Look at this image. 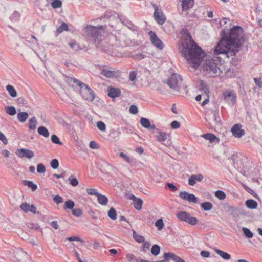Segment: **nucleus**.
Listing matches in <instances>:
<instances>
[{
  "mask_svg": "<svg viewBox=\"0 0 262 262\" xmlns=\"http://www.w3.org/2000/svg\"><path fill=\"white\" fill-rule=\"evenodd\" d=\"M20 13L17 11H15L10 17V19L12 21H17L20 17Z\"/></svg>",
  "mask_w": 262,
  "mask_h": 262,
  "instance_id": "09e8293b",
  "label": "nucleus"
},
{
  "mask_svg": "<svg viewBox=\"0 0 262 262\" xmlns=\"http://www.w3.org/2000/svg\"><path fill=\"white\" fill-rule=\"evenodd\" d=\"M214 251L224 260H229L231 258V255L228 253L217 249H214Z\"/></svg>",
  "mask_w": 262,
  "mask_h": 262,
  "instance_id": "bb28decb",
  "label": "nucleus"
},
{
  "mask_svg": "<svg viewBox=\"0 0 262 262\" xmlns=\"http://www.w3.org/2000/svg\"><path fill=\"white\" fill-rule=\"evenodd\" d=\"M46 171V167L43 164L39 163L37 166V172L39 173H43Z\"/></svg>",
  "mask_w": 262,
  "mask_h": 262,
  "instance_id": "5fc2aeb1",
  "label": "nucleus"
},
{
  "mask_svg": "<svg viewBox=\"0 0 262 262\" xmlns=\"http://www.w3.org/2000/svg\"><path fill=\"white\" fill-rule=\"evenodd\" d=\"M37 121L35 117H32L29 121V128L30 130H34L36 127Z\"/></svg>",
  "mask_w": 262,
  "mask_h": 262,
  "instance_id": "7c9ffc66",
  "label": "nucleus"
},
{
  "mask_svg": "<svg viewBox=\"0 0 262 262\" xmlns=\"http://www.w3.org/2000/svg\"><path fill=\"white\" fill-rule=\"evenodd\" d=\"M133 236L134 239L139 243L144 242V241L145 240V238L143 236L137 234L135 231H133Z\"/></svg>",
  "mask_w": 262,
  "mask_h": 262,
  "instance_id": "58836bf2",
  "label": "nucleus"
},
{
  "mask_svg": "<svg viewBox=\"0 0 262 262\" xmlns=\"http://www.w3.org/2000/svg\"><path fill=\"white\" fill-rule=\"evenodd\" d=\"M108 217L113 220H115L117 218V213L116 210L113 208L111 207L108 212Z\"/></svg>",
  "mask_w": 262,
  "mask_h": 262,
  "instance_id": "a19ab883",
  "label": "nucleus"
},
{
  "mask_svg": "<svg viewBox=\"0 0 262 262\" xmlns=\"http://www.w3.org/2000/svg\"><path fill=\"white\" fill-rule=\"evenodd\" d=\"M179 196L183 200L187 201L188 202L197 203L198 198L192 193H189L186 191H181L179 193Z\"/></svg>",
  "mask_w": 262,
  "mask_h": 262,
  "instance_id": "ddd939ff",
  "label": "nucleus"
},
{
  "mask_svg": "<svg viewBox=\"0 0 262 262\" xmlns=\"http://www.w3.org/2000/svg\"><path fill=\"white\" fill-rule=\"evenodd\" d=\"M214 194L215 196L220 200H224L226 196L225 193L222 190H217Z\"/></svg>",
  "mask_w": 262,
  "mask_h": 262,
  "instance_id": "37998d69",
  "label": "nucleus"
},
{
  "mask_svg": "<svg viewBox=\"0 0 262 262\" xmlns=\"http://www.w3.org/2000/svg\"><path fill=\"white\" fill-rule=\"evenodd\" d=\"M105 26H88L84 30L85 36L92 44L94 45L97 48L104 50L102 46V34L104 33Z\"/></svg>",
  "mask_w": 262,
  "mask_h": 262,
  "instance_id": "7ed1b4c3",
  "label": "nucleus"
},
{
  "mask_svg": "<svg viewBox=\"0 0 262 262\" xmlns=\"http://www.w3.org/2000/svg\"><path fill=\"white\" fill-rule=\"evenodd\" d=\"M80 94L82 98L89 101H93L95 97L94 91L84 83L79 86Z\"/></svg>",
  "mask_w": 262,
  "mask_h": 262,
  "instance_id": "20e7f679",
  "label": "nucleus"
},
{
  "mask_svg": "<svg viewBox=\"0 0 262 262\" xmlns=\"http://www.w3.org/2000/svg\"><path fill=\"white\" fill-rule=\"evenodd\" d=\"M182 81V78L179 74L173 73L168 79L163 80V82L167 84L170 89L177 90L179 83Z\"/></svg>",
  "mask_w": 262,
  "mask_h": 262,
  "instance_id": "0eeeda50",
  "label": "nucleus"
},
{
  "mask_svg": "<svg viewBox=\"0 0 262 262\" xmlns=\"http://www.w3.org/2000/svg\"><path fill=\"white\" fill-rule=\"evenodd\" d=\"M142 243H143V245L140 250L141 251L144 252V251H146V250H148L151 245L150 243L148 241H145V240H144V242H142Z\"/></svg>",
  "mask_w": 262,
  "mask_h": 262,
  "instance_id": "3c124183",
  "label": "nucleus"
},
{
  "mask_svg": "<svg viewBox=\"0 0 262 262\" xmlns=\"http://www.w3.org/2000/svg\"><path fill=\"white\" fill-rule=\"evenodd\" d=\"M75 206V203L73 201L71 200H68L64 203V205L63 207L64 209H71L72 210L74 208Z\"/></svg>",
  "mask_w": 262,
  "mask_h": 262,
  "instance_id": "4c0bfd02",
  "label": "nucleus"
},
{
  "mask_svg": "<svg viewBox=\"0 0 262 262\" xmlns=\"http://www.w3.org/2000/svg\"><path fill=\"white\" fill-rule=\"evenodd\" d=\"M242 231L246 237L251 238L253 236V233L247 228L243 227Z\"/></svg>",
  "mask_w": 262,
  "mask_h": 262,
  "instance_id": "79ce46f5",
  "label": "nucleus"
},
{
  "mask_svg": "<svg viewBox=\"0 0 262 262\" xmlns=\"http://www.w3.org/2000/svg\"><path fill=\"white\" fill-rule=\"evenodd\" d=\"M115 12L113 11L110 10V11H106L103 15L102 16V17L105 18H110L114 14H115Z\"/></svg>",
  "mask_w": 262,
  "mask_h": 262,
  "instance_id": "774afa93",
  "label": "nucleus"
},
{
  "mask_svg": "<svg viewBox=\"0 0 262 262\" xmlns=\"http://www.w3.org/2000/svg\"><path fill=\"white\" fill-rule=\"evenodd\" d=\"M51 141L56 144L62 145L63 143L60 141L59 137L56 135H52L51 137Z\"/></svg>",
  "mask_w": 262,
  "mask_h": 262,
  "instance_id": "49530a36",
  "label": "nucleus"
},
{
  "mask_svg": "<svg viewBox=\"0 0 262 262\" xmlns=\"http://www.w3.org/2000/svg\"><path fill=\"white\" fill-rule=\"evenodd\" d=\"M53 200L57 204L62 203L63 202V198L59 195L54 196Z\"/></svg>",
  "mask_w": 262,
  "mask_h": 262,
  "instance_id": "052dcab7",
  "label": "nucleus"
},
{
  "mask_svg": "<svg viewBox=\"0 0 262 262\" xmlns=\"http://www.w3.org/2000/svg\"><path fill=\"white\" fill-rule=\"evenodd\" d=\"M121 91L119 88L110 86L108 88V96L112 98L118 97L121 95Z\"/></svg>",
  "mask_w": 262,
  "mask_h": 262,
  "instance_id": "f3484780",
  "label": "nucleus"
},
{
  "mask_svg": "<svg viewBox=\"0 0 262 262\" xmlns=\"http://www.w3.org/2000/svg\"><path fill=\"white\" fill-rule=\"evenodd\" d=\"M97 198L98 203L101 205H105L107 204L108 199L105 195L99 193L97 196Z\"/></svg>",
  "mask_w": 262,
  "mask_h": 262,
  "instance_id": "c85d7f7f",
  "label": "nucleus"
},
{
  "mask_svg": "<svg viewBox=\"0 0 262 262\" xmlns=\"http://www.w3.org/2000/svg\"><path fill=\"white\" fill-rule=\"evenodd\" d=\"M199 90L208 95L209 93V89L207 84L203 80H200Z\"/></svg>",
  "mask_w": 262,
  "mask_h": 262,
  "instance_id": "72a5a7b5",
  "label": "nucleus"
},
{
  "mask_svg": "<svg viewBox=\"0 0 262 262\" xmlns=\"http://www.w3.org/2000/svg\"><path fill=\"white\" fill-rule=\"evenodd\" d=\"M70 47L75 51H77L79 50V46L77 44L75 40H72L69 43Z\"/></svg>",
  "mask_w": 262,
  "mask_h": 262,
  "instance_id": "680f3d73",
  "label": "nucleus"
},
{
  "mask_svg": "<svg viewBox=\"0 0 262 262\" xmlns=\"http://www.w3.org/2000/svg\"><path fill=\"white\" fill-rule=\"evenodd\" d=\"M181 53L186 59L192 63L194 68L198 67L203 61L204 52L202 48L194 41L184 42Z\"/></svg>",
  "mask_w": 262,
  "mask_h": 262,
  "instance_id": "f03ea898",
  "label": "nucleus"
},
{
  "mask_svg": "<svg viewBox=\"0 0 262 262\" xmlns=\"http://www.w3.org/2000/svg\"><path fill=\"white\" fill-rule=\"evenodd\" d=\"M72 214L76 217H80L82 214V210L80 208H73L72 210Z\"/></svg>",
  "mask_w": 262,
  "mask_h": 262,
  "instance_id": "8fccbe9b",
  "label": "nucleus"
},
{
  "mask_svg": "<svg viewBox=\"0 0 262 262\" xmlns=\"http://www.w3.org/2000/svg\"><path fill=\"white\" fill-rule=\"evenodd\" d=\"M15 154L20 158H26L31 159L34 156V153L32 150L26 148L17 149Z\"/></svg>",
  "mask_w": 262,
  "mask_h": 262,
  "instance_id": "9d476101",
  "label": "nucleus"
},
{
  "mask_svg": "<svg viewBox=\"0 0 262 262\" xmlns=\"http://www.w3.org/2000/svg\"><path fill=\"white\" fill-rule=\"evenodd\" d=\"M254 81L259 88H262V80L260 77L254 78Z\"/></svg>",
  "mask_w": 262,
  "mask_h": 262,
  "instance_id": "0e129e2a",
  "label": "nucleus"
},
{
  "mask_svg": "<svg viewBox=\"0 0 262 262\" xmlns=\"http://www.w3.org/2000/svg\"><path fill=\"white\" fill-rule=\"evenodd\" d=\"M141 125L145 128L154 130L156 126L154 124L151 125L149 120L146 118L141 117L140 120Z\"/></svg>",
  "mask_w": 262,
  "mask_h": 262,
  "instance_id": "6ab92c4d",
  "label": "nucleus"
},
{
  "mask_svg": "<svg viewBox=\"0 0 262 262\" xmlns=\"http://www.w3.org/2000/svg\"><path fill=\"white\" fill-rule=\"evenodd\" d=\"M118 17L120 22L124 26H126L128 29L133 31H136V26L134 25L131 21L127 17L122 15L118 14Z\"/></svg>",
  "mask_w": 262,
  "mask_h": 262,
  "instance_id": "4468645a",
  "label": "nucleus"
},
{
  "mask_svg": "<svg viewBox=\"0 0 262 262\" xmlns=\"http://www.w3.org/2000/svg\"><path fill=\"white\" fill-rule=\"evenodd\" d=\"M166 186L172 192H176L178 190L177 187L172 183H167Z\"/></svg>",
  "mask_w": 262,
  "mask_h": 262,
  "instance_id": "bf43d9fd",
  "label": "nucleus"
},
{
  "mask_svg": "<svg viewBox=\"0 0 262 262\" xmlns=\"http://www.w3.org/2000/svg\"><path fill=\"white\" fill-rule=\"evenodd\" d=\"M51 5L53 8H58L61 7L62 3L60 0H53Z\"/></svg>",
  "mask_w": 262,
  "mask_h": 262,
  "instance_id": "4d7b16f0",
  "label": "nucleus"
},
{
  "mask_svg": "<svg viewBox=\"0 0 262 262\" xmlns=\"http://www.w3.org/2000/svg\"><path fill=\"white\" fill-rule=\"evenodd\" d=\"M242 125L240 124H234L231 128L232 135L235 138H241L245 134V131L241 129Z\"/></svg>",
  "mask_w": 262,
  "mask_h": 262,
  "instance_id": "2eb2a0df",
  "label": "nucleus"
},
{
  "mask_svg": "<svg viewBox=\"0 0 262 262\" xmlns=\"http://www.w3.org/2000/svg\"><path fill=\"white\" fill-rule=\"evenodd\" d=\"M68 180L70 182V184L74 187L78 185V181L74 175H71L69 177Z\"/></svg>",
  "mask_w": 262,
  "mask_h": 262,
  "instance_id": "ea45409f",
  "label": "nucleus"
},
{
  "mask_svg": "<svg viewBox=\"0 0 262 262\" xmlns=\"http://www.w3.org/2000/svg\"><path fill=\"white\" fill-rule=\"evenodd\" d=\"M170 126L173 129H178L180 127V124L178 121L174 120L170 123Z\"/></svg>",
  "mask_w": 262,
  "mask_h": 262,
  "instance_id": "338daca9",
  "label": "nucleus"
},
{
  "mask_svg": "<svg viewBox=\"0 0 262 262\" xmlns=\"http://www.w3.org/2000/svg\"><path fill=\"white\" fill-rule=\"evenodd\" d=\"M164 257L166 259H167V257H169L170 260L172 259L174 262H185L180 257L176 255L175 254L172 253H165Z\"/></svg>",
  "mask_w": 262,
  "mask_h": 262,
  "instance_id": "aec40b11",
  "label": "nucleus"
},
{
  "mask_svg": "<svg viewBox=\"0 0 262 262\" xmlns=\"http://www.w3.org/2000/svg\"><path fill=\"white\" fill-rule=\"evenodd\" d=\"M220 35L221 39L215 47L214 54H223L228 58L235 56L245 41L243 28L239 26H234L228 33L223 29Z\"/></svg>",
  "mask_w": 262,
  "mask_h": 262,
  "instance_id": "f257e3e1",
  "label": "nucleus"
},
{
  "mask_svg": "<svg viewBox=\"0 0 262 262\" xmlns=\"http://www.w3.org/2000/svg\"><path fill=\"white\" fill-rule=\"evenodd\" d=\"M120 135L121 132L119 129H112L109 134L110 137L116 141L119 140Z\"/></svg>",
  "mask_w": 262,
  "mask_h": 262,
  "instance_id": "b1692460",
  "label": "nucleus"
},
{
  "mask_svg": "<svg viewBox=\"0 0 262 262\" xmlns=\"http://www.w3.org/2000/svg\"><path fill=\"white\" fill-rule=\"evenodd\" d=\"M246 207L250 209H254L257 207V202L253 199H248L245 202Z\"/></svg>",
  "mask_w": 262,
  "mask_h": 262,
  "instance_id": "5701e85b",
  "label": "nucleus"
},
{
  "mask_svg": "<svg viewBox=\"0 0 262 262\" xmlns=\"http://www.w3.org/2000/svg\"><path fill=\"white\" fill-rule=\"evenodd\" d=\"M22 184L25 186H27L31 188L32 191H35L37 189L36 184H34L32 181L29 180H23Z\"/></svg>",
  "mask_w": 262,
  "mask_h": 262,
  "instance_id": "cd10ccee",
  "label": "nucleus"
},
{
  "mask_svg": "<svg viewBox=\"0 0 262 262\" xmlns=\"http://www.w3.org/2000/svg\"><path fill=\"white\" fill-rule=\"evenodd\" d=\"M201 207L204 211H209L212 209L213 205L209 202H205L201 204Z\"/></svg>",
  "mask_w": 262,
  "mask_h": 262,
  "instance_id": "f704fd0d",
  "label": "nucleus"
},
{
  "mask_svg": "<svg viewBox=\"0 0 262 262\" xmlns=\"http://www.w3.org/2000/svg\"><path fill=\"white\" fill-rule=\"evenodd\" d=\"M64 80L69 86L72 87H74L75 85L79 87L82 83V82L77 79L66 75H64Z\"/></svg>",
  "mask_w": 262,
  "mask_h": 262,
  "instance_id": "dca6fc26",
  "label": "nucleus"
},
{
  "mask_svg": "<svg viewBox=\"0 0 262 262\" xmlns=\"http://www.w3.org/2000/svg\"><path fill=\"white\" fill-rule=\"evenodd\" d=\"M86 192L89 195H94L96 196L99 193V192H97V189L95 188L86 189Z\"/></svg>",
  "mask_w": 262,
  "mask_h": 262,
  "instance_id": "e2e57ef3",
  "label": "nucleus"
},
{
  "mask_svg": "<svg viewBox=\"0 0 262 262\" xmlns=\"http://www.w3.org/2000/svg\"><path fill=\"white\" fill-rule=\"evenodd\" d=\"M176 216L181 221L186 222L191 225H195L198 222L196 217L191 216L186 211H179L176 214Z\"/></svg>",
  "mask_w": 262,
  "mask_h": 262,
  "instance_id": "39448f33",
  "label": "nucleus"
},
{
  "mask_svg": "<svg viewBox=\"0 0 262 262\" xmlns=\"http://www.w3.org/2000/svg\"><path fill=\"white\" fill-rule=\"evenodd\" d=\"M129 110V112L132 114H136L138 112V108L135 105H132Z\"/></svg>",
  "mask_w": 262,
  "mask_h": 262,
  "instance_id": "69168bd1",
  "label": "nucleus"
},
{
  "mask_svg": "<svg viewBox=\"0 0 262 262\" xmlns=\"http://www.w3.org/2000/svg\"><path fill=\"white\" fill-rule=\"evenodd\" d=\"M151 253L154 256H157L160 252V247L157 244L154 245L150 250Z\"/></svg>",
  "mask_w": 262,
  "mask_h": 262,
  "instance_id": "c9c22d12",
  "label": "nucleus"
},
{
  "mask_svg": "<svg viewBox=\"0 0 262 262\" xmlns=\"http://www.w3.org/2000/svg\"><path fill=\"white\" fill-rule=\"evenodd\" d=\"M236 98V95L233 91H227L223 93L222 99L231 106L234 105Z\"/></svg>",
  "mask_w": 262,
  "mask_h": 262,
  "instance_id": "1a4fd4ad",
  "label": "nucleus"
},
{
  "mask_svg": "<svg viewBox=\"0 0 262 262\" xmlns=\"http://www.w3.org/2000/svg\"><path fill=\"white\" fill-rule=\"evenodd\" d=\"M204 68L213 76L220 74V69L214 59L206 60Z\"/></svg>",
  "mask_w": 262,
  "mask_h": 262,
  "instance_id": "423d86ee",
  "label": "nucleus"
},
{
  "mask_svg": "<svg viewBox=\"0 0 262 262\" xmlns=\"http://www.w3.org/2000/svg\"><path fill=\"white\" fill-rule=\"evenodd\" d=\"M156 130L158 134L157 136V141L162 143L166 146H169L171 143L169 140H167L169 136L165 132L160 131L158 129H156Z\"/></svg>",
  "mask_w": 262,
  "mask_h": 262,
  "instance_id": "f8f14e48",
  "label": "nucleus"
},
{
  "mask_svg": "<svg viewBox=\"0 0 262 262\" xmlns=\"http://www.w3.org/2000/svg\"><path fill=\"white\" fill-rule=\"evenodd\" d=\"M51 167L54 169H56L59 166V162L57 159H53L50 163Z\"/></svg>",
  "mask_w": 262,
  "mask_h": 262,
  "instance_id": "13d9d810",
  "label": "nucleus"
},
{
  "mask_svg": "<svg viewBox=\"0 0 262 262\" xmlns=\"http://www.w3.org/2000/svg\"><path fill=\"white\" fill-rule=\"evenodd\" d=\"M201 137L205 138L206 140H209L210 143H213L215 141L219 142V138L214 134L211 133H207L205 134H203L201 136Z\"/></svg>",
  "mask_w": 262,
  "mask_h": 262,
  "instance_id": "412c9836",
  "label": "nucleus"
},
{
  "mask_svg": "<svg viewBox=\"0 0 262 262\" xmlns=\"http://www.w3.org/2000/svg\"><path fill=\"white\" fill-rule=\"evenodd\" d=\"M155 226L157 227L158 230H161L164 227V223L163 220L162 219H159L157 220L155 222Z\"/></svg>",
  "mask_w": 262,
  "mask_h": 262,
  "instance_id": "de8ad7c7",
  "label": "nucleus"
},
{
  "mask_svg": "<svg viewBox=\"0 0 262 262\" xmlns=\"http://www.w3.org/2000/svg\"><path fill=\"white\" fill-rule=\"evenodd\" d=\"M6 89L11 97L14 98L17 96V92L13 86L8 85Z\"/></svg>",
  "mask_w": 262,
  "mask_h": 262,
  "instance_id": "2f4dec72",
  "label": "nucleus"
},
{
  "mask_svg": "<svg viewBox=\"0 0 262 262\" xmlns=\"http://www.w3.org/2000/svg\"><path fill=\"white\" fill-rule=\"evenodd\" d=\"M28 117V114L26 112H19L17 114V118L21 122H24Z\"/></svg>",
  "mask_w": 262,
  "mask_h": 262,
  "instance_id": "473e14b6",
  "label": "nucleus"
},
{
  "mask_svg": "<svg viewBox=\"0 0 262 262\" xmlns=\"http://www.w3.org/2000/svg\"><path fill=\"white\" fill-rule=\"evenodd\" d=\"M143 201L140 198H138L133 202V205L135 208L137 210H140L142 208Z\"/></svg>",
  "mask_w": 262,
  "mask_h": 262,
  "instance_id": "e433bc0d",
  "label": "nucleus"
},
{
  "mask_svg": "<svg viewBox=\"0 0 262 262\" xmlns=\"http://www.w3.org/2000/svg\"><path fill=\"white\" fill-rule=\"evenodd\" d=\"M97 127L100 130H101L102 132H104L106 130L105 124L101 121H99L97 122Z\"/></svg>",
  "mask_w": 262,
  "mask_h": 262,
  "instance_id": "864d4df0",
  "label": "nucleus"
},
{
  "mask_svg": "<svg viewBox=\"0 0 262 262\" xmlns=\"http://www.w3.org/2000/svg\"><path fill=\"white\" fill-rule=\"evenodd\" d=\"M68 30V26L66 23L63 22L61 25L57 28V32L58 33H61L64 31Z\"/></svg>",
  "mask_w": 262,
  "mask_h": 262,
  "instance_id": "a18cd8bd",
  "label": "nucleus"
},
{
  "mask_svg": "<svg viewBox=\"0 0 262 262\" xmlns=\"http://www.w3.org/2000/svg\"><path fill=\"white\" fill-rule=\"evenodd\" d=\"M152 7L155 10L154 13V18L155 20L159 25H162L164 24L166 21V18L160 7L155 4H152Z\"/></svg>",
  "mask_w": 262,
  "mask_h": 262,
  "instance_id": "6e6552de",
  "label": "nucleus"
},
{
  "mask_svg": "<svg viewBox=\"0 0 262 262\" xmlns=\"http://www.w3.org/2000/svg\"><path fill=\"white\" fill-rule=\"evenodd\" d=\"M180 33L182 35H186L188 39L189 40V42H191V40H193L192 38V36H191L190 33L189 32V31H188V30L187 29H183L181 31Z\"/></svg>",
  "mask_w": 262,
  "mask_h": 262,
  "instance_id": "603ef678",
  "label": "nucleus"
},
{
  "mask_svg": "<svg viewBox=\"0 0 262 262\" xmlns=\"http://www.w3.org/2000/svg\"><path fill=\"white\" fill-rule=\"evenodd\" d=\"M213 114V121L215 125H217L220 126L222 125L221 119L220 118L219 112L217 111H213L212 112Z\"/></svg>",
  "mask_w": 262,
  "mask_h": 262,
  "instance_id": "a878e982",
  "label": "nucleus"
},
{
  "mask_svg": "<svg viewBox=\"0 0 262 262\" xmlns=\"http://www.w3.org/2000/svg\"><path fill=\"white\" fill-rule=\"evenodd\" d=\"M30 205L25 202L23 203L20 205V208L22 210H23L25 212L27 213L29 212V208H30Z\"/></svg>",
  "mask_w": 262,
  "mask_h": 262,
  "instance_id": "6e6d98bb",
  "label": "nucleus"
},
{
  "mask_svg": "<svg viewBox=\"0 0 262 262\" xmlns=\"http://www.w3.org/2000/svg\"><path fill=\"white\" fill-rule=\"evenodd\" d=\"M194 0H183L182 7L183 10L187 11L190 8L193 4Z\"/></svg>",
  "mask_w": 262,
  "mask_h": 262,
  "instance_id": "393cba45",
  "label": "nucleus"
},
{
  "mask_svg": "<svg viewBox=\"0 0 262 262\" xmlns=\"http://www.w3.org/2000/svg\"><path fill=\"white\" fill-rule=\"evenodd\" d=\"M39 135L43 136L45 138L49 137L50 134L48 129L43 126H39L37 129Z\"/></svg>",
  "mask_w": 262,
  "mask_h": 262,
  "instance_id": "c756f323",
  "label": "nucleus"
},
{
  "mask_svg": "<svg viewBox=\"0 0 262 262\" xmlns=\"http://www.w3.org/2000/svg\"><path fill=\"white\" fill-rule=\"evenodd\" d=\"M117 72L103 69L102 70L101 74L107 78H113L116 76Z\"/></svg>",
  "mask_w": 262,
  "mask_h": 262,
  "instance_id": "4be33fe9",
  "label": "nucleus"
},
{
  "mask_svg": "<svg viewBox=\"0 0 262 262\" xmlns=\"http://www.w3.org/2000/svg\"><path fill=\"white\" fill-rule=\"evenodd\" d=\"M6 112L11 116H13L16 113V109L13 106H7L5 107Z\"/></svg>",
  "mask_w": 262,
  "mask_h": 262,
  "instance_id": "c03bdc74",
  "label": "nucleus"
},
{
  "mask_svg": "<svg viewBox=\"0 0 262 262\" xmlns=\"http://www.w3.org/2000/svg\"><path fill=\"white\" fill-rule=\"evenodd\" d=\"M150 40L152 43L160 50H162L164 48L162 41L157 37L155 32L150 31L148 32Z\"/></svg>",
  "mask_w": 262,
  "mask_h": 262,
  "instance_id": "9b49d317",
  "label": "nucleus"
},
{
  "mask_svg": "<svg viewBox=\"0 0 262 262\" xmlns=\"http://www.w3.org/2000/svg\"><path fill=\"white\" fill-rule=\"evenodd\" d=\"M203 178L204 177L201 174H192L189 178L188 181V185L193 186L195 184L196 181L201 182Z\"/></svg>",
  "mask_w": 262,
  "mask_h": 262,
  "instance_id": "a211bd4d",
  "label": "nucleus"
}]
</instances>
